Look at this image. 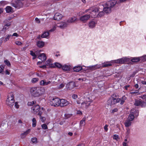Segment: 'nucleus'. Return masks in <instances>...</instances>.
<instances>
[{
  "label": "nucleus",
  "mask_w": 146,
  "mask_h": 146,
  "mask_svg": "<svg viewBox=\"0 0 146 146\" xmlns=\"http://www.w3.org/2000/svg\"><path fill=\"white\" fill-rule=\"evenodd\" d=\"M37 139L35 137H34L32 139V141L33 143H35L36 142Z\"/></svg>",
  "instance_id": "4d7b16f0"
},
{
  "label": "nucleus",
  "mask_w": 146,
  "mask_h": 146,
  "mask_svg": "<svg viewBox=\"0 0 146 146\" xmlns=\"http://www.w3.org/2000/svg\"><path fill=\"white\" fill-rule=\"evenodd\" d=\"M127 61V58H122L116 60H114V62L116 63L123 64Z\"/></svg>",
  "instance_id": "4468645a"
},
{
  "label": "nucleus",
  "mask_w": 146,
  "mask_h": 146,
  "mask_svg": "<svg viewBox=\"0 0 146 146\" xmlns=\"http://www.w3.org/2000/svg\"><path fill=\"white\" fill-rule=\"evenodd\" d=\"M116 3V1L115 0H111L108 1L106 3L108 6L112 8L114 7Z\"/></svg>",
  "instance_id": "2eb2a0df"
},
{
  "label": "nucleus",
  "mask_w": 146,
  "mask_h": 146,
  "mask_svg": "<svg viewBox=\"0 0 146 146\" xmlns=\"http://www.w3.org/2000/svg\"><path fill=\"white\" fill-rule=\"evenodd\" d=\"M76 20L77 18L76 17H73L69 19L67 21L69 23H72L74 22Z\"/></svg>",
  "instance_id": "cd10ccee"
},
{
  "label": "nucleus",
  "mask_w": 146,
  "mask_h": 146,
  "mask_svg": "<svg viewBox=\"0 0 146 146\" xmlns=\"http://www.w3.org/2000/svg\"><path fill=\"white\" fill-rule=\"evenodd\" d=\"M126 99V97L125 96H123L121 99H120V101L121 102L120 104L121 105H122L124 102H125V101Z\"/></svg>",
  "instance_id": "f704fd0d"
},
{
  "label": "nucleus",
  "mask_w": 146,
  "mask_h": 146,
  "mask_svg": "<svg viewBox=\"0 0 146 146\" xmlns=\"http://www.w3.org/2000/svg\"><path fill=\"white\" fill-rule=\"evenodd\" d=\"M99 10V8L98 7H93L86 10L85 12L86 13L88 12L90 13V17H95L97 16L98 12Z\"/></svg>",
  "instance_id": "f03ea898"
},
{
  "label": "nucleus",
  "mask_w": 146,
  "mask_h": 146,
  "mask_svg": "<svg viewBox=\"0 0 146 146\" xmlns=\"http://www.w3.org/2000/svg\"><path fill=\"white\" fill-rule=\"evenodd\" d=\"M16 122L14 121L12 122L9 121L7 123V125L8 126L10 127L11 128L13 129L16 127Z\"/></svg>",
  "instance_id": "ddd939ff"
},
{
  "label": "nucleus",
  "mask_w": 146,
  "mask_h": 146,
  "mask_svg": "<svg viewBox=\"0 0 146 146\" xmlns=\"http://www.w3.org/2000/svg\"><path fill=\"white\" fill-rule=\"evenodd\" d=\"M51 83V81L44 79L40 82V85L41 86H46L50 84Z\"/></svg>",
  "instance_id": "f8f14e48"
},
{
  "label": "nucleus",
  "mask_w": 146,
  "mask_h": 146,
  "mask_svg": "<svg viewBox=\"0 0 146 146\" xmlns=\"http://www.w3.org/2000/svg\"><path fill=\"white\" fill-rule=\"evenodd\" d=\"M95 69H100L102 68V65L100 64H96L95 65Z\"/></svg>",
  "instance_id": "ea45409f"
},
{
  "label": "nucleus",
  "mask_w": 146,
  "mask_h": 146,
  "mask_svg": "<svg viewBox=\"0 0 146 146\" xmlns=\"http://www.w3.org/2000/svg\"><path fill=\"white\" fill-rule=\"evenodd\" d=\"M11 3L12 4V5L16 8H17V7L18 6V3L17 2L14 1H12L11 2Z\"/></svg>",
  "instance_id": "c9c22d12"
},
{
  "label": "nucleus",
  "mask_w": 146,
  "mask_h": 146,
  "mask_svg": "<svg viewBox=\"0 0 146 146\" xmlns=\"http://www.w3.org/2000/svg\"><path fill=\"white\" fill-rule=\"evenodd\" d=\"M64 84L63 83L59 85L58 88L60 89L64 87Z\"/></svg>",
  "instance_id": "bf43d9fd"
},
{
  "label": "nucleus",
  "mask_w": 146,
  "mask_h": 146,
  "mask_svg": "<svg viewBox=\"0 0 146 146\" xmlns=\"http://www.w3.org/2000/svg\"><path fill=\"white\" fill-rule=\"evenodd\" d=\"M115 95L114 94L112 95L107 101V104L108 105L112 106L119 103L120 100L119 98H114Z\"/></svg>",
  "instance_id": "7ed1b4c3"
},
{
  "label": "nucleus",
  "mask_w": 146,
  "mask_h": 146,
  "mask_svg": "<svg viewBox=\"0 0 146 146\" xmlns=\"http://www.w3.org/2000/svg\"><path fill=\"white\" fill-rule=\"evenodd\" d=\"M56 27H57L56 25L54 26L52 28L48 31L49 32H53L56 29Z\"/></svg>",
  "instance_id": "79ce46f5"
},
{
  "label": "nucleus",
  "mask_w": 146,
  "mask_h": 146,
  "mask_svg": "<svg viewBox=\"0 0 146 146\" xmlns=\"http://www.w3.org/2000/svg\"><path fill=\"white\" fill-rule=\"evenodd\" d=\"M5 9L7 13H11L13 11L12 7L9 6H7Z\"/></svg>",
  "instance_id": "2f4dec72"
},
{
  "label": "nucleus",
  "mask_w": 146,
  "mask_h": 146,
  "mask_svg": "<svg viewBox=\"0 0 146 146\" xmlns=\"http://www.w3.org/2000/svg\"><path fill=\"white\" fill-rule=\"evenodd\" d=\"M141 82L142 84L146 85V81L142 80Z\"/></svg>",
  "instance_id": "338daca9"
},
{
  "label": "nucleus",
  "mask_w": 146,
  "mask_h": 146,
  "mask_svg": "<svg viewBox=\"0 0 146 146\" xmlns=\"http://www.w3.org/2000/svg\"><path fill=\"white\" fill-rule=\"evenodd\" d=\"M39 80V79L38 78H34L32 79L31 81L33 83H35L37 82Z\"/></svg>",
  "instance_id": "a18cd8bd"
},
{
  "label": "nucleus",
  "mask_w": 146,
  "mask_h": 146,
  "mask_svg": "<svg viewBox=\"0 0 146 146\" xmlns=\"http://www.w3.org/2000/svg\"><path fill=\"white\" fill-rule=\"evenodd\" d=\"M11 36V35H8L5 38V39L4 40V41L5 42H6L10 38V37Z\"/></svg>",
  "instance_id": "3c124183"
},
{
  "label": "nucleus",
  "mask_w": 146,
  "mask_h": 146,
  "mask_svg": "<svg viewBox=\"0 0 146 146\" xmlns=\"http://www.w3.org/2000/svg\"><path fill=\"white\" fill-rule=\"evenodd\" d=\"M49 33V31L44 32L42 35L41 37L42 38H48Z\"/></svg>",
  "instance_id": "c85d7f7f"
},
{
  "label": "nucleus",
  "mask_w": 146,
  "mask_h": 146,
  "mask_svg": "<svg viewBox=\"0 0 146 146\" xmlns=\"http://www.w3.org/2000/svg\"><path fill=\"white\" fill-rule=\"evenodd\" d=\"M38 115L39 116V117L41 116V115L42 114V112L41 111H38Z\"/></svg>",
  "instance_id": "0e129e2a"
},
{
  "label": "nucleus",
  "mask_w": 146,
  "mask_h": 146,
  "mask_svg": "<svg viewBox=\"0 0 146 146\" xmlns=\"http://www.w3.org/2000/svg\"><path fill=\"white\" fill-rule=\"evenodd\" d=\"M118 110L117 108H115L112 110L111 111V113H114V112H117Z\"/></svg>",
  "instance_id": "052dcab7"
},
{
  "label": "nucleus",
  "mask_w": 146,
  "mask_h": 146,
  "mask_svg": "<svg viewBox=\"0 0 146 146\" xmlns=\"http://www.w3.org/2000/svg\"><path fill=\"white\" fill-rule=\"evenodd\" d=\"M56 25L57 27H60L61 29H63L67 26V24L65 22H62Z\"/></svg>",
  "instance_id": "6ab92c4d"
},
{
  "label": "nucleus",
  "mask_w": 146,
  "mask_h": 146,
  "mask_svg": "<svg viewBox=\"0 0 146 146\" xmlns=\"http://www.w3.org/2000/svg\"><path fill=\"white\" fill-rule=\"evenodd\" d=\"M41 121L42 122H44L46 120L45 117L40 116L39 117Z\"/></svg>",
  "instance_id": "8fccbe9b"
},
{
  "label": "nucleus",
  "mask_w": 146,
  "mask_h": 146,
  "mask_svg": "<svg viewBox=\"0 0 146 146\" xmlns=\"http://www.w3.org/2000/svg\"><path fill=\"white\" fill-rule=\"evenodd\" d=\"M52 60L48 59L46 62V65L50 67H54V65L52 64Z\"/></svg>",
  "instance_id": "4be33fe9"
},
{
  "label": "nucleus",
  "mask_w": 146,
  "mask_h": 146,
  "mask_svg": "<svg viewBox=\"0 0 146 146\" xmlns=\"http://www.w3.org/2000/svg\"><path fill=\"white\" fill-rule=\"evenodd\" d=\"M93 100L88 98L86 99V101L81 103V107L83 109L87 108L90 105Z\"/></svg>",
  "instance_id": "423d86ee"
},
{
  "label": "nucleus",
  "mask_w": 146,
  "mask_h": 146,
  "mask_svg": "<svg viewBox=\"0 0 146 146\" xmlns=\"http://www.w3.org/2000/svg\"><path fill=\"white\" fill-rule=\"evenodd\" d=\"M5 63L8 66H11V64L10 62L8 60H6L4 61Z\"/></svg>",
  "instance_id": "49530a36"
},
{
  "label": "nucleus",
  "mask_w": 146,
  "mask_h": 146,
  "mask_svg": "<svg viewBox=\"0 0 146 146\" xmlns=\"http://www.w3.org/2000/svg\"><path fill=\"white\" fill-rule=\"evenodd\" d=\"M139 115V112L138 111L135 110L133 111H131L127 119L129 121H132L134 119V115L137 116Z\"/></svg>",
  "instance_id": "0eeeda50"
},
{
  "label": "nucleus",
  "mask_w": 146,
  "mask_h": 146,
  "mask_svg": "<svg viewBox=\"0 0 146 146\" xmlns=\"http://www.w3.org/2000/svg\"><path fill=\"white\" fill-rule=\"evenodd\" d=\"M68 85L69 86V88L70 89H72L75 87L74 82H70Z\"/></svg>",
  "instance_id": "72a5a7b5"
},
{
  "label": "nucleus",
  "mask_w": 146,
  "mask_h": 146,
  "mask_svg": "<svg viewBox=\"0 0 146 146\" xmlns=\"http://www.w3.org/2000/svg\"><path fill=\"white\" fill-rule=\"evenodd\" d=\"M111 8L106 4V7L104 8L103 11L106 13H109L111 12Z\"/></svg>",
  "instance_id": "a211bd4d"
},
{
  "label": "nucleus",
  "mask_w": 146,
  "mask_h": 146,
  "mask_svg": "<svg viewBox=\"0 0 146 146\" xmlns=\"http://www.w3.org/2000/svg\"><path fill=\"white\" fill-rule=\"evenodd\" d=\"M82 67L80 66H77L74 67L73 70L74 71L76 72H79L82 69Z\"/></svg>",
  "instance_id": "393cba45"
},
{
  "label": "nucleus",
  "mask_w": 146,
  "mask_h": 146,
  "mask_svg": "<svg viewBox=\"0 0 146 146\" xmlns=\"http://www.w3.org/2000/svg\"><path fill=\"white\" fill-rule=\"evenodd\" d=\"M60 99L58 98H53L50 100V104L54 107H58L60 106Z\"/></svg>",
  "instance_id": "20e7f679"
},
{
  "label": "nucleus",
  "mask_w": 146,
  "mask_h": 146,
  "mask_svg": "<svg viewBox=\"0 0 146 146\" xmlns=\"http://www.w3.org/2000/svg\"><path fill=\"white\" fill-rule=\"evenodd\" d=\"M5 67L3 65H0V74H3Z\"/></svg>",
  "instance_id": "4c0bfd02"
},
{
  "label": "nucleus",
  "mask_w": 146,
  "mask_h": 146,
  "mask_svg": "<svg viewBox=\"0 0 146 146\" xmlns=\"http://www.w3.org/2000/svg\"><path fill=\"white\" fill-rule=\"evenodd\" d=\"M108 125H106L104 127V129L106 132H107L108 130Z\"/></svg>",
  "instance_id": "13d9d810"
},
{
  "label": "nucleus",
  "mask_w": 146,
  "mask_h": 146,
  "mask_svg": "<svg viewBox=\"0 0 146 146\" xmlns=\"http://www.w3.org/2000/svg\"><path fill=\"white\" fill-rule=\"evenodd\" d=\"M71 68L69 65H64L62 66V69L64 71H68Z\"/></svg>",
  "instance_id": "b1692460"
},
{
  "label": "nucleus",
  "mask_w": 146,
  "mask_h": 146,
  "mask_svg": "<svg viewBox=\"0 0 146 146\" xmlns=\"http://www.w3.org/2000/svg\"><path fill=\"white\" fill-rule=\"evenodd\" d=\"M89 68L90 70H96L95 66L94 65L92 66H90Z\"/></svg>",
  "instance_id": "6e6d98bb"
},
{
  "label": "nucleus",
  "mask_w": 146,
  "mask_h": 146,
  "mask_svg": "<svg viewBox=\"0 0 146 146\" xmlns=\"http://www.w3.org/2000/svg\"><path fill=\"white\" fill-rule=\"evenodd\" d=\"M140 59L139 57H134L131 58V61L133 62H137L140 61Z\"/></svg>",
  "instance_id": "7c9ffc66"
},
{
  "label": "nucleus",
  "mask_w": 146,
  "mask_h": 146,
  "mask_svg": "<svg viewBox=\"0 0 146 146\" xmlns=\"http://www.w3.org/2000/svg\"><path fill=\"white\" fill-rule=\"evenodd\" d=\"M113 138L114 139L117 141L119 139V137L118 135L116 134L114 135L113 137Z\"/></svg>",
  "instance_id": "a19ab883"
},
{
  "label": "nucleus",
  "mask_w": 146,
  "mask_h": 146,
  "mask_svg": "<svg viewBox=\"0 0 146 146\" xmlns=\"http://www.w3.org/2000/svg\"><path fill=\"white\" fill-rule=\"evenodd\" d=\"M131 121H129L128 119H127L124 123L125 127H126L130 126L131 125Z\"/></svg>",
  "instance_id": "bb28decb"
},
{
  "label": "nucleus",
  "mask_w": 146,
  "mask_h": 146,
  "mask_svg": "<svg viewBox=\"0 0 146 146\" xmlns=\"http://www.w3.org/2000/svg\"><path fill=\"white\" fill-rule=\"evenodd\" d=\"M6 103L7 106H9L11 108L12 107L15 103V107L17 109L18 108V102H16L15 103L13 94L12 92L8 94Z\"/></svg>",
  "instance_id": "f257e3e1"
},
{
  "label": "nucleus",
  "mask_w": 146,
  "mask_h": 146,
  "mask_svg": "<svg viewBox=\"0 0 146 146\" xmlns=\"http://www.w3.org/2000/svg\"><path fill=\"white\" fill-rule=\"evenodd\" d=\"M101 65H102V68L103 67L110 66L111 65V64L110 63L108 62H107L106 63H104L102 64Z\"/></svg>",
  "instance_id": "473e14b6"
},
{
  "label": "nucleus",
  "mask_w": 146,
  "mask_h": 146,
  "mask_svg": "<svg viewBox=\"0 0 146 146\" xmlns=\"http://www.w3.org/2000/svg\"><path fill=\"white\" fill-rule=\"evenodd\" d=\"M31 129H29L27 130L25 132L22 133L21 135V138H25L26 136L30 132Z\"/></svg>",
  "instance_id": "a878e982"
},
{
  "label": "nucleus",
  "mask_w": 146,
  "mask_h": 146,
  "mask_svg": "<svg viewBox=\"0 0 146 146\" xmlns=\"http://www.w3.org/2000/svg\"><path fill=\"white\" fill-rule=\"evenodd\" d=\"M54 65L56 67L58 68H60L61 67L62 68V66L61 64L57 62L55 63H54Z\"/></svg>",
  "instance_id": "37998d69"
},
{
  "label": "nucleus",
  "mask_w": 146,
  "mask_h": 146,
  "mask_svg": "<svg viewBox=\"0 0 146 146\" xmlns=\"http://www.w3.org/2000/svg\"><path fill=\"white\" fill-rule=\"evenodd\" d=\"M77 97L78 96L77 95L75 94L72 95V98L74 99H76V98H77Z\"/></svg>",
  "instance_id": "680f3d73"
},
{
  "label": "nucleus",
  "mask_w": 146,
  "mask_h": 146,
  "mask_svg": "<svg viewBox=\"0 0 146 146\" xmlns=\"http://www.w3.org/2000/svg\"><path fill=\"white\" fill-rule=\"evenodd\" d=\"M6 3V1H1L0 2V5L3 6Z\"/></svg>",
  "instance_id": "5fc2aeb1"
},
{
  "label": "nucleus",
  "mask_w": 146,
  "mask_h": 146,
  "mask_svg": "<svg viewBox=\"0 0 146 146\" xmlns=\"http://www.w3.org/2000/svg\"><path fill=\"white\" fill-rule=\"evenodd\" d=\"M40 106L38 105H35L31 107V111L34 113H36L40 110Z\"/></svg>",
  "instance_id": "9b49d317"
},
{
  "label": "nucleus",
  "mask_w": 146,
  "mask_h": 146,
  "mask_svg": "<svg viewBox=\"0 0 146 146\" xmlns=\"http://www.w3.org/2000/svg\"><path fill=\"white\" fill-rule=\"evenodd\" d=\"M123 146H129L128 142H124L123 143Z\"/></svg>",
  "instance_id": "e2e57ef3"
},
{
  "label": "nucleus",
  "mask_w": 146,
  "mask_h": 146,
  "mask_svg": "<svg viewBox=\"0 0 146 146\" xmlns=\"http://www.w3.org/2000/svg\"><path fill=\"white\" fill-rule=\"evenodd\" d=\"M32 126L33 127H35L36 125V119L35 118H33L32 120Z\"/></svg>",
  "instance_id": "e433bc0d"
},
{
  "label": "nucleus",
  "mask_w": 146,
  "mask_h": 146,
  "mask_svg": "<svg viewBox=\"0 0 146 146\" xmlns=\"http://www.w3.org/2000/svg\"><path fill=\"white\" fill-rule=\"evenodd\" d=\"M37 46L39 48H41L44 45V42L42 41H39L37 42Z\"/></svg>",
  "instance_id": "412c9836"
},
{
  "label": "nucleus",
  "mask_w": 146,
  "mask_h": 146,
  "mask_svg": "<svg viewBox=\"0 0 146 146\" xmlns=\"http://www.w3.org/2000/svg\"><path fill=\"white\" fill-rule=\"evenodd\" d=\"M30 54L33 56V59H35L36 57V56L35 54V53L33 51H31Z\"/></svg>",
  "instance_id": "58836bf2"
},
{
  "label": "nucleus",
  "mask_w": 146,
  "mask_h": 146,
  "mask_svg": "<svg viewBox=\"0 0 146 146\" xmlns=\"http://www.w3.org/2000/svg\"><path fill=\"white\" fill-rule=\"evenodd\" d=\"M38 91L37 87L32 88L31 89L30 91L32 95L35 97L39 96Z\"/></svg>",
  "instance_id": "6e6552de"
},
{
  "label": "nucleus",
  "mask_w": 146,
  "mask_h": 146,
  "mask_svg": "<svg viewBox=\"0 0 146 146\" xmlns=\"http://www.w3.org/2000/svg\"><path fill=\"white\" fill-rule=\"evenodd\" d=\"M139 58H140V60H141L142 61H144L146 60V55L141 57H139Z\"/></svg>",
  "instance_id": "de8ad7c7"
},
{
  "label": "nucleus",
  "mask_w": 146,
  "mask_h": 146,
  "mask_svg": "<svg viewBox=\"0 0 146 146\" xmlns=\"http://www.w3.org/2000/svg\"><path fill=\"white\" fill-rule=\"evenodd\" d=\"M127 130L126 134L127 135H128L130 133V129L129 128L127 129Z\"/></svg>",
  "instance_id": "774afa93"
},
{
  "label": "nucleus",
  "mask_w": 146,
  "mask_h": 146,
  "mask_svg": "<svg viewBox=\"0 0 146 146\" xmlns=\"http://www.w3.org/2000/svg\"><path fill=\"white\" fill-rule=\"evenodd\" d=\"M85 118H83L82 120L80 121V127L81 129V127L85 125Z\"/></svg>",
  "instance_id": "c756f323"
},
{
  "label": "nucleus",
  "mask_w": 146,
  "mask_h": 146,
  "mask_svg": "<svg viewBox=\"0 0 146 146\" xmlns=\"http://www.w3.org/2000/svg\"><path fill=\"white\" fill-rule=\"evenodd\" d=\"M36 102L35 101H33L32 102H29L28 103V106H32L33 104H35Z\"/></svg>",
  "instance_id": "603ef678"
},
{
  "label": "nucleus",
  "mask_w": 146,
  "mask_h": 146,
  "mask_svg": "<svg viewBox=\"0 0 146 146\" xmlns=\"http://www.w3.org/2000/svg\"><path fill=\"white\" fill-rule=\"evenodd\" d=\"M41 127L43 129H46L48 128L47 125L45 124L42 125Z\"/></svg>",
  "instance_id": "09e8293b"
},
{
  "label": "nucleus",
  "mask_w": 146,
  "mask_h": 146,
  "mask_svg": "<svg viewBox=\"0 0 146 146\" xmlns=\"http://www.w3.org/2000/svg\"><path fill=\"white\" fill-rule=\"evenodd\" d=\"M35 20L36 23L39 24L40 23V21L39 19L37 17H36L35 19Z\"/></svg>",
  "instance_id": "864d4df0"
},
{
  "label": "nucleus",
  "mask_w": 146,
  "mask_h": 146,
  "mask_svg": "<svg viewBox=\"0 0 146 146\" xmlns=\"http://www.w3.org/2000/svg\"><path fill=\"white\" fill-rule=\"evenodd\" d=\"M96 23L94 21H90L88 24V26L90 28H94L96 26Z\"/></svg>",
  "instance_id": "5701e85b"
},
{
  "label": "nucleus",
  "mask_w": 146,
  "mask_h": 146,
  "mask_svg": "<svg viewBox=\"0 0 146 146\" xmlns=\"http://www.w3.org/2000/svg\"><path fill=\"white\" fill-rule=\"evenodd\" d=\"M134 104L135 106H140L142 107H144L146 106V103L140 99L135 100Z\"/></svg>",
  "instance_id": "39448f33"
},
{
  "label": "nucleus",
  "mask_w": 146,
  "mask_h": 146,
  "mask_svg": "<svg viewBox=\"0 0 146 146\" xmlns=\"http://www.w3.org/2000/svg\"><path fill=\"white\" fill-rule=\"evenodd\" d=\"M11 36H16L17 37L18 36V35L17 33H14L13 34V35H11Z\"/></svg>",
  "instance_id": "69168bd1"
},
{
  "label": "nucleus",
  "mask_w": 146,
  "mask_h": 146,
  "mask_svg": "<svg viewBox=\"0 0 146 146\" xmlns=\"http://www.w3.org/2000/svg\"><path fill=\"white\" fill-rule=\"evenodd\" d=\"M90 17V15L86 14L80 17L79 19L82 22L85 23L89 19Z\"/></svg>",
  "instance_id": "1a4fd4ad"
},
{
  "label": "nucleus",
  "mask_w": 146,
  "mask_h": 146,
  "mask_svg": "<svg viewBox=\"0 0 146 146\" xmlns=\"http://www.w3.org/2000/svg\"><path fill=\"white\" fill-rule=\"evenodd\" d=\"M60 102L59 106L61 107L65 106L70 104L69 102L64 99H60Z\"/></svg>",
  "instance_id": "9d476101"
},
{
  "label": "nucleus",
  "mask_w": 146,
  "mask_h": 146,
  "mask_svg": "<svg viewBox=\"0 0 146 146\" xmlns=\"http://www.w3.org/2000/svg\"><path fill=\"white\" fill-rule=\"evenodd\" d=\"M37 88L38 89V94H39V96H41L45 93V90L44 88L43 87H37Z\"/></svg>",
  "instance_id": "f3484780"
},
{
  "label": "nucleus",
  "mask_w": 146,
  "mask_h": 146,
  "mask_svg": "<svg viewBox=\"0 0 146 146\" xmlns=\"http://www.w3.org/2000/svg\"><path fill=\"white\" fill-rule=\"evenodd\" d=\"M62 18V15L59 13H56L54 17V20H60Z\"/></svg>",
  "instance_id": "dca6fc26"
},
{
  "label": "nucleus",
  "mask_w": 146,
  "mask_h": 146,
  "mask_svg": "<svg viewBox=\"0 0 146 146\" xmlns=\"http://www.w3.org/2000/svg\"><path fill=\"white\" fill-rule=\"evenodd\" d=\"M104 15V13L103 11L100 12L99 13L97 14V16L101 17Z\"/></svg>",
  "instance_id": "c03bdc74"
},
{
  "label": "nucleus",
  "mask_w": 146,
  "mask_h": 146,
  "mask_svg": "<svg viewBox=\"0 0 146 146\" xmlns=\"http://www.w3.org/2000/svg\"><path fill=\"white\" fill-rule=\"evenodd\" d=\"M38 58L42 61H44L46 59V58L45 54L44 53L40 54L38 57Z\"/></svg>",
  "instance_id": "aec40b11"
}]
</instances>
